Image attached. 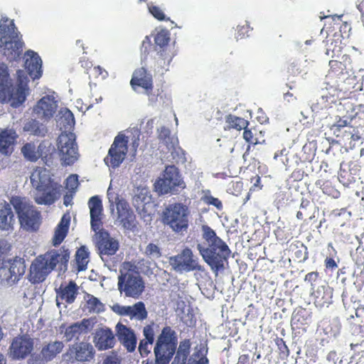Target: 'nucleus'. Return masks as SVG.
<instances>
[{"label": "nucleus", "instance_id": "obj_1", "mask_svg": "<svg viewBox=\"0 0 364 364\" xmlns=\"http://www.w3.org/2000/svg\"><path fill=\"white\" fill-rule=\"evenodd\" d=\"M87 204L90 208L91 229L97 233L96 246L99 255L105 264L108 265L110 257L115 255L119 250V242L111 237L107 231L102 228L103 205L100 197L99 196H92Z\"/></svg>", "mask_w": 364, "mask_h": 364}, {"label": "nucleus", "instance_id": "obj_2", "mask_svg": "<svg viewBox=\"0 0 364 364\" xmlns=\"http://www.w3.org/2000/svg\"><path fill=\"white\" fill-rule=\"evenodd\" d=\"M201 229L204 242L197 245L200 255L214 272L223 270L231 253L229 247L210 226L203 225Z\"/></svg>", "mask_w": 364, "mask_h": 364}, {"label": "nucleus", "instance_id": "obj_3", "mask_svg": "<svg viewBox=\"0 0 364 364\" xmlns=\"http://www.w3.org/2000/svg\"><path fill=\"white\" fill-rule=\"evenodd\" d=\"M69 259L70 251L64 246L47 251L32 262L28 274L29 281L33 284L43 282L55 268L60 272H65Z\"/></svg>", "mask_w": 364, "mask_h": 364}, {"label": "nucleus", "instance_id": "obj_4", "mask_svg": "<svg viewBox=\"0 0 364 364\" xmlns=\"http://www.w3.org/2000/svg\"><path fill=\"white\" fill-rule=\"evenodd\" d=\"M46 176V169H36L31 176V181L33 186H36L35 202L38 205H50L59 198L60 186Z\"/></svg>", "mask_w": 364, "mask_h": 364}, {"label": "nucleus", "instance_id": "obj_5", "mask_svg": "<svg viewBox=\"0 0 364 364\" xmlns=\"http://www.w3.org/2000/svg\"><path fill=\"white\" fill-rule=\"evenodd\" d=\"M21 225V228L28 232L37 231L41 224V213L26 198L13 196L10 200Z\"/></svg>", "mask_w": 364, "mask_h": 364}, {"label": "nucleus", "instance_id": "obj_6", "mask_svg": "<svg viewBox=\"0 0 364 364\" xmlns=\"http://www.w3.org/2000/svg\"><path fill=\"white\" fill-rule=\"evenodd\" d=\"M191 210L189 207L181 202H176L166 206L161 214L162 222L174 232L183 234L189 228Z\"/></svg>", "mask_w": 364, "mask_h": 364}, {"label": "nucleus", "instance_id": "obj_7", "mask_svg": "<svg viewBox=\"0 0 364 364\" xmlns=\"http://www.w3.org/2000/svg\"><path fill=\"white\" fill-rule=\"evenodd\" d=\"M177 344L176 332L171 326L164 327L154 348V364H169L176 353Z\"/></svg>", "mask_w": 364, "mask_h": 364}, {"label": "nucleus", "instance_id": "obj_8", "mask_svg": "<svg viewBox=\"0 0 364 364\" xmlns=\"http://www.w3.org/2000/svg\"><path fill=\"white\" fill-rule=\"evenodd\" d=\"M129 263L124 264L118 277V289L126 296L138 299L144 291L145 285L139 273L132 268H126Z\"/></svg>", "mask_w": 364, "mask_h": 364}, {"label": "nucleus", "instance_id": "obj_9", "mask_svg": "<svg viewBox=\"0 0 364 364\" xmlns=\"http://www.w3.org/2000/svg\"><path fill=\"white\" fill-rule=\"evenodd\" d=\"M0 23V48L2 49L4 55L10 61L17 60L21 55L23 42L16 35L9 34V26L4 23L7 18L1 19Z\"/></svg>", "mask_w": 364, "mask_h": 364}, {"label": "nucleus", "instance_id": "obj_10", "mask_svg": "<svg viewBox=\"0 0 364 364\" xmlns=\"http://www.w3.org/2000/svg\"><path fill=\"white\" fill-rule=\"evenodd\" d=\"M155 188L160 194H177L186 188V183L181 178L178 169L175 166H167L163 177L155 183Z\"/></svg>", "mask_w": 364, "mask_h": 364}, {"label": "nucleus", "instance_id": "obj_11", "mask_svg": "<svg viewBox=\"0 0 364 364\" xmlns=\"http://www.w3.org/2000/svg\"><path fill=\"white\" fill-rule=\"evenodd\" d=\"M57 146L64 164L73 165L77 160L79 154L74 133L63 132L58 137Z\"/></svg>", "mask_w": 364, "mask_h": 364}, {"label": "nucleus", "instance_id": "obj_12", "mask_svg": "<svg viewBox=\"0 0 364 364\" xmlns=\"http://www.w3.org/2000/svg\"><path fill=\"white\" fill-rule=\"evenodd\" d=\"M128 151V138L123 134L115 136L111 145L107 156L105 158V163L112 167L117 168L124 160Z\"/></svg>", "mask_w": 364, "mask_h": 364}, {"label": "nucleus", "instance_id": "obj_13", "mask_svg": "<svg viewBox=\"0 0 364 364\" xmlns=\"http://www.w3.org/2000/svg\"><path fill=\"white\" fill-rule=\"evenodd\" d=\"M109 202L116 203L117 219L124 229L134 230L136 228V215L129 203L124 199H119L118 196L112 195L109 188L107 191Z\"/></svg>", "mask_w": 364, "mask_h": 364}, {"label": "nucleus", "instance_id": "obj_14", "mask_svg": "<svg viewBox=\"0 0 364 364\" xmlns=\"http://www.w3.org/2000/svg\"><path fill=\"white\" fill-rule=\"evenodd\" d=\"M169 264L176 272L200 271L202 269L198 259L194 258L192 250L188 247L184 248L181 253L171 257Z\"/></svg>", "mask_w": 364, "mask_h": 364}, {"label": "nucleus", "instance_id": "obj_15", "mask_svg": "<svg viewBox=\"0 0 364 364\" xmlns=\"http://www.w3.org/2000/svg\"><path fill=\"white\" fill-rule=\"evenodd\" d=\"M95 355L94 347L90 343L81 341L70 346L65 358L70 362H87L92 360Z\"/></svg>", "mask_w": 364, "mask_h": 364}, {"label": "nucleus", "instance_id": "obj_16", "mask_svg": "<svg viewBox=\"0 0 364 364\" xmlns=\"http://www.w3.org/2000/svg\"><path fill=\"white\" fill-rule=\"evenodd\" d=\"M169 41V33L164 30L158 32L154 38L155 44L156 47H159L157 62L163 68L168 67L173 57V53L168 47Z\"/></svg>", "mask_w": 364, "mask_h": 364}, {"label": "nucleus", "instance_id": "obj_17", "mask_svg": "<svg viewBox=\"0 0 364 364\" xmlns=\"http://www.w3.org/2000/svg\"><path fill=\"white\" fill-rule=\"evenodd\" d=\"M21 73V70L17 72L18 76V84L9 88L7 95H5L2 99V102H10L11 106L14 108L18 107L25 102L28 91L27 82H24L20 75Z\"/></svg>", "mask_w": 364, "mask_h": 364}, {"label": "nucleus", "instance_id": "obj_18", "mask_svg": "<svg viewBox=\"0 0 364 364\" xmlns=\"http://www.w3.org/2000/svg\"><path fill=\"white\" fill-rule=\"evenodd\" d=\"M26 272L25 261L22 258L15 257L7 261L1 268V274L8 282L16 283Z\"/></svg>", "mask_w": 364, "mask_h": 364}, {"label": "nucleus", "instance_id": "obj_19", "mask_svg": "<svg viewBox=\"0 0 364 364\" xmlns=\"http://www.w3.org/2000/svg\"><path fill=\"white\" fill-rule=\"evenodd\" d=\"M33 339L27 335L15 337L10 346L11 353L16 359H24L33 350Z\"/></svg>", "mask_w": 364, "mask_h": 364}, {"label": "nucleus", "instance_id": "obj_20", "mask_svg": "<svg viewBox=\"0 0 364 364\" xmlns=\"http://www.w3.org/2000/svg\"><path fill=\"white\" fill-rule=\"evenodd\" d=\"M311 322L312 313L309 310L299 306L293 311L291 326L293 330L296 331L298 333L306 332Z\"/></svg>", "mask_w": 364, "mask_h": 364}, {"label": "nucleus", "instance_id": "obj_21", "mask_svg": "<svg viewBox=\"0 0 364 364\" xmlns=\"http://www.w3.org/2000/svg\"><path fill=\"white\" fill-rule=\"evenodd\" d=\"M115 330L116 336L119 343L128 352H134L137 344V338L134 330L121 323L116 325Z\"/></svg>", "mask_w": 364, "mask_h": 364}, {"label": "nucleus", "instance_id": "obj_22", "mask_svg": "<svg viewBox=\"0 0 364 364\" xmlns=\"http://www.w3.org/2000/svg\"><path fill=\"white\" fill-rule=\"evenodd\" d=\"M130 85L134 91H136L138 87H142L147 94H149L154 88L152 75L146 68H139L133 73Z\"/></svg>", "mask_w": 364, "mask_h": 364}, {"label": "nucleus", "instance_id": "obj_23", "mask_svg": "<svg viewBox=\"0 0 364 364\" xmlns=\"http://www.w3.org/2000/svg\"><path fill=\"white\" fill-rule=\"evenodd\" d=\"M55 109L54 98L46 95L37 102L33 107V113L41 119L48 120L53 117Z\"/></svg>", "mask_w": 364, "mask_h": 364}, {"label": "nucleus", "instance_id": "obj_24", "mask_svg": "<svg viewBox=\"0 0 364 364\" xmlns=\"http://www.w3.org/2000/svg\"><path fill=\"white\" fill-rule=\"evenodd\" d=\"M25 68L30 77L35 80L42 75V60L38 54L33 50H27L25 53Z\"/></svg>", "mask_w": 364, "mask_h": 364}, {"label": "nucleus", "instance_id": "obj_25", "mask_svg": "<svg viewBox=\"0 0 364 364\" xmlns=\"http://www.w3.org/2000/svg\"><path fill=\"white\" fill-rule=\"evenodd\" d=\"M94 343L99 350H105L112 348L115 345L116 340L110 328H100L95 334Z\"/></svg>", "mask_w": 364, "mask_h": 364}, {"label": "nucleus", "instance_id": "obj_26", "mask_svg": "<svg viewBox=\"0 0 364 364\" xmlns=\"http://www.w3.org/2000/svg\"><path fill=\"white\" fill-rule=\"evenodd\" d=\"M117 313L121 316H129L130 318H135L139 321H143L148 316V312L145 304L142 301H139L133 306H118Z\"/></svg>", "mask_w": 364, "mask_h": 364}, {"label": "nucleus", "instance_id": "obj_27", "mask_svg": "<svg viewBox=\"0 0 364 364\" xmlns=\"http://www.w3.org/2000/svg\"><path fill=\"white\" fill-rule=\"evenodd\" d=\"M14 224L15 217L11 205L6 201L0 202V230H13Z\"/></svg>", "mask_w": 364, "mask_h": 364}, {"label": "nucleus", "instance_id": "obj_28", "mask_svg": "<svg viewBox=\"0 0 364 364\" xmlns=\"http://www.w3.org/2000/svg\"><path fill=\"white\" fill-rule=\"evenodd\" d=\"M341 59L342 61L338 60L329 61L330 69L328 70V75L330 77H340L348 74L347 66L351 63L350 56L347 54H343Z\"/></svg>", "mask_w": 364, "mask_h": 364}, {"label": "nucleus", "instance_id": "obj_29", "mask_svg": "<svg viewBox=\"0 0 364 364\" xmlns=\"http://www.w3.org/2000/svg\"><path fill=\"white\" fill-rule=\"evenodd\" d=\"M17 138L14 130L4 129L0 132V152L3 154H11Z\"/></svg>", "mask_w": 364, "mask_h": 364}, {"label": "nucleus", "instance_id": "obj_30", "mask_svg": "<svg viewBox=\"0 0 364 364\" xmlns=\"http://www.w3.org/2000/svg\"><path fill=\"white\" fill-rule=\"evenodd\" d=\"M90 322L87 319H83L81 322H77L68 326L64 333V336L67 342L73 339H78L79 337L87 331Z\"/></svg>", "mask_w": 364, "mask_h": 364}, {"label": "nucleus", "instance_id": "obj_31", "mask_svg": "<svg viewBox=\"0 0 364 364\" xmlns=\"http://www.w3.org/2000/svg\"><path fill=\"white\" fill-rule=\"evenodd\" d=\"M57 294L61 300L71 304L75 301L78 294V287L74 281L71 280L65 286L61 284Z\"/></svg>", "mask_w": 364, "mask_h": 364}, {"label": "nucleus", "instance_id": "obj_32", "mask_svg": "<svg viewBox=\"0 0 364 364\" xmlns=\"http://www.w3.org/2000/svg\"><path fill=\"white\" fill-rule=\"evenodd\" d=\"M64 344L62 341H55L44 345L41 350V360L48 362L55 358L63 350Z\"/></svg>", "mask_w": 364, "mask_h": 364}, {"label": "nucleus", "instance_id": "obj_33", "mask_svg": "<svg viewBox=\"0 0 364 364\" xmlns=\"http://www.w3.org/2000/svg\"><path fill=\"white\" fill-rule=\"evenodd\" d=\"M70 218L69 215H63L60 223L55 228L52 243L54 246H58L63 242L68 235Z\"/></svg>", "mask_w": 364, "mask_h": 364}, {"label": "nucleus", "instance_id": "obj_34", "mask_svg": "<svg viewBox=\"0 0 364 364\" xmlns=\"http://www.w3.org/2000/svg\"><path fill=\"white\" fill-rule=\"evenodd\" d=\"M291 258L297 262H304L309 258L308 249L303 242L296 240L291 242L288 249Z\"/></svg>", "mask_w": 364, "mask_h": 364}, {"label": "nucleus", "instance_id": "obj_35", "mask_svg": "<svg viewBox=\"0 0 364 364\" xmlns=\"http://www.w3.org/2000/svg\"><path fill=\"white\" fill-rule=\"evenodd\" d=\"M225 125L224 130L225 131H230L231 129L241 131L247 127L250 124V122L244 118L231 114L225 116Z\"/></svg>", "mask_w": 364, "mask_h": 364}, {"label": "nucleus", "instance_id": "obj_36", "mask_svg": "<svg viewBox=\"0 0 364 364\" xmlns=\"http://www.w3.org/2000/svg\"><path fill=\"white\" fill-rule=\"evenodd\" d=\"M326 54L331 55L332 58H341L344 43L340 36H334L327 41Z\"/></svg>", "mask_w": 364, "mask_h": 364}, {"label": "nucleus", "instance_id": "obj_37", "mask_svg": "<svg viewBox=\"0 0 364 364\" xmlns=\"http://www.w3.org/2000/svg\"><path fill=\"white\" fill-rule=\"evenodd\" d=\"M39 158H41L47 166L53 163V155L55 148L48 141H43L37 148Z\"/></svg>", "mask_w": 364, "mask_h": 364}, {"label": "nucleus", "instance_id": "obj_38", "mask_svg": "<svg viewBox=\"0 0 364 364\" xmlns=\"http://www.w3.org/2000/svg\"><path fill=\"white\" fill-rule=\"evenodd\" d=\"M23 130L37 136H44L47 133V128L42 123L33 119L24 124Z\"/></svg>", "mask_w": 364, "mask_h": 364}, {"label": "nucleus", "instance_id": "obj_39", "mask_svg": "<svg viewBox=\"0 0 364 364\" xmlns=\"http://www.w3.org/2000/svg\"><path fill=\"white\" fill-rule=\"evenodd\" d=\"M89 252L85 246L80 247L76 252L75 260L78 272L85 270L89 262Z\"/></svg>", "mask_w": 364, "mask_h": 364}, {"label": "nucleus", "instance_id": "obj_40", "mask_svg": "<svg viewBox=\"0 0 364 364\" xmlns=\"http://www.w3.org/2000/svg\"><path fill=\"white\" fill-rule=\"evenodd\" d=\"M346 109V114L348 118L351 120L353 119H359L360 120L364 121V105H353L350 102H347L344 105Z\"/></svg>", "mask_w": 364, "mask_h": 364}, {"label": "nucleus", "instance_id": "obj_41", "mask_svg": "<svg viewBox=\"0 0 364 364\" xmlns=\"http://www.w3.org/2000/svg\"><path fill=\"white\" fill-rule=\"evenodd\" d=\"M191 347V342L188 338H186L180 342L176 352V359L181 360V364H186L190 354Z\"/></svg>", "mask_w": 364, "mask_h": 364}, {"label": "nucleus", "instance_id": "obj_42", "mask_svg": "<svg viewBox=\"0 0 364 364\" xmlns=\"http://www.w3.org/2000/svg\"><path fill=\"white\" fill-rule=\"evenodd\" d=\"M316 186H319L323 193L328 195L333 198H338L341 196L340 191H338L333 183L330 181H321L319 180L316 183Z\"/></svg>", "mask_w": 364, "mask_h": 364}, {"label": "nucleus", "instance_id": "obj_43", "mask_svg": "<svg viewBox=\"0 0 364 364\" xmlns=\"http://www.w3.org/2000/svg\"><path fill=\"white\" fill-rule=\"evenodd\" d=\"M21 151L24 158L29 161L35 162L39 159V154L33 143H26Z\"/></svg>", "mask_w": 364, "mask_h": 364}, {"label": "nucleus", "instance_id": "obj_44", "mask_svg": "<svg viewBox=\"0 0 364 364\" xmlns=\"http://www.w3.org/2000/svg\"><path fill=\"white\" fill-rule=\"evenodd\" d=\"M87 306L90 312H100L104 311L103 304L92 294H87Z\"/></svg>", "mask_w": 364, "mask_h": 364}, {"label": "nucleus", "instance_id": "obj_45", "mask_svg": "<svg viewBox=\"0 0 364 364\" xmlns=\"http://www.w3.org/2000/svg\"><path fill=\"white\" fill-rule=\"evenodd\" d=\"M61 112L62 116L59 119L60 124H63V126L65 129L72 128L75 124V118L73 112L68 109H65Z\"/></svg>", "mask_w": 364, "mask_h": 364}, {"label": "nucleus", "instance_id": "obj_46", "mask_svg": "<svg viewBox=\"0 0 364 364\" xmlns=\"http://www.w3.org/2000/svg\"><path fill=\"white\" fill-rule=\"evenodd\" d=\"M201 200L208 205L215 207L218 210H221L223 208L221 200L211 196L210 191H207L201 197Z\"/></svg>", "mask_w": 364, "mask_h": 364}, {"label": "nucleus", "instance_id": "obj_47", "mask_svg": "<svg viewBox=\"0 0 364 364\" xmlns=\"http://www.w3.org/2000/svg\"><path fill=\"white\" fill-rule=\"evenodd\" d=\"M244 129V132H243V139L247 142L249 143V145L247 146V149L245 151V153L243 154V158L245 157V156L247 154H248L249 153V151L250 149V145H256L259 143V141L257 139V138L255 137V134L252 132V129H247V127H246L245 129Z\"/></svg>", "mask_w": 364, "mask_h": 364}, {"label": "nucleus", "instance_id": "obj_48", "mask_svg": "<svg viewBox=\"0 0 364 364\" xmlns=\"http://www.w3.org/2000/svg\"><path fill=\"white\" fill-rule=\"evenodd\" d=\"M311 202L306 198H302L300 204V210L296 213V218L299 220H304L306 222L307 220L305 219V217L309 215L308 212V208L310 206Z\"/></svg>", "mask_w": 364, "mask_h": 364}, {"label": "nucleus", "instance_id": "obj_49", "mask_svg": "<svg viewBox=\"0 0 364 364\" xmlns=\"http://www.w3.org/2000/svg\"><path fill=\"white\" fill-rule=\"evenodd\" d=\"M144 254L151 259H159L161 256L160 248L158 245L153 243H149L146 247Z\"/></svg>", "mask_w": 364, "mask_h": 364}, {"label": "nucleus", "instance_id": "obj_50", "mask_svg": "<svg viewBox=\"0 0 364 364\" xmlns=\"http://www.w3.org/2000/svg\"><path fill=\"white\" fill-rule=\"evenodd\" d=\"M159 139L162 141L167 146L171 144L173 146V138L171 136V131L168 128L162 127L159 130Z\"/></svg>", "mask_w": 364, "mask_h": 364}, {"label": "nucleus", "instance_id": "obj_51", "mask_svg": "<svg viewBox=\"0 0 364 364\" xmlns=\"http://www.w3.org/2000/svg\"><path fill=\"white\" fill-rule=\"evenodd\" d=\"M274 341L279 349L280 357L287 358L289 355V350L283 338L277 337Z\"/></svg>", "mask_w": 364, "mask_h": 364}, {"label": "nucleus", "instance_id": "obj_52", "mask_svg": "<svg viewBox=\"0 0 364 364\" xmlns=\"http://www.w3.org/2000/svg\"><path fill=\"white\" fill-rule=\"evenodd\" d=\"M338 179L339 181L345 186H347L355 181V178L346 170L343 168L340 169L338 173Z\"/></svg>", "mask_w": 364, "mask_h": 364}, {"label": "nucleus", "instance_id": "obj_53", "mask_svg": "<svg viewBox=\"0 0 364 364\" xmlns=\"http://www.w3.org/2000/svg\"><path fill=\"white\" fill-rule=\"evenodd\" d=\"M79 186L78 176L77 174L70 175L65 181L66 188L72 193H75Z\"/></svg>", "mask_w": 364, "mask_h": 364}, {"label": "nucleus", "instance_id": "obj_54", "mask_svg": "<svg viewBox=\"0 0 364 364\" xmlns=\"http://www.w3.org/2000/svg\"><path fill=\"white\" fill-rule=\"evenodd\" d=\"M149 11L151 14L159 21H167L168 18H166V16L161 9L155 5H149Z\"/></svg>", "mask_w": 364, "mask_h": 364}, {"label": "nucleus", "instance_id": "obj_55", "mask_svg": "<svg viewBox=\"0 0 364 364\" xmlns=\"http://www.w3.org/2000/svg\"><path fill=\"white\" fill-rule=\"evenodd\" d=\"M154 343L147 341L141 340L139 344L138 350L141 357H147L151 353V345Z\"/></svg>", "mask_w": 364, "mask_h": 364}, {"label": "nucleus", "instance_id": "obj_56", "mask_svg": "<svg viewBox=\"0 0 364 364\" xmlns=\"http://www.w3.org/2000/svg\"><path fill=\"white\" fill-rule=\"evenodd\" d=\"M207 353L208 349L205 348H200L199 350H198L194 353V356L198 359L194 363V364H208L209 360L206 356Z\"/></svg>", "mask_w": 364, "mask_h": 364}, {"label": "nucleus", "instance_id": "obj_57", "mask_svg": "<svg viewBox=\"0 0 364 364\" xmlns=\"http://www.w3.org/2000/svg\"><path fill=\"white\" fill-rule=\"evenodd\" d=\"M122 359L115 351H112L103 360V364H121Z\"/></svg>", "mask_w": 364, "mask_h": 364}, {"label": "nucleus", "instance_id": "obj_58", "mask_svg": "<svg viewBox=\"0 0 364 364\" xmlns=\"http://www.w3.org/2000/svg\"><path fill=\"white\" fill-rule=\"evenodd\" d=\"M143 335L144 336L143 340L154 343L155 335L153 326L150 324L145 326L143 328Z\"/></svg>", "mask_w": 364, "mask_h": 364}, {"label": "nucleus", "instance_id": "obj_59", "mask_svg": "<svg viewBox=\"0 0 364 364\" xmlns=\"http://www.w3.org/2000/svg\"><path fill=\"white\" fill-rule=\"evenodd\" d=\"M319 277V273L317 271L311 272L306 274L304 277V282L310 284L311 286H314V283L318 280Z\"/></svg>", "mask_w": 364, "mask_h": 364}, {"label": "nucleus", "instance_id": "obj_60", "mask_svg": "<svg viewBox=\"0 0 364 364\" xmlns=\"http://www.w3.org/2000/svg\"><path fill=\"white\" fill-rule=\"evenodd\" d=\"M326 269L333 271L338 268V264L333 257H327L324 260Z\"/></svg>", "mask_w": 364, "mask_h": 364}, {"label": "nucleus", "instance_id": "obj_61", "mask_svg": "<svg viewBox=\"0 0 364 364\" xmlns=\"http://www.w3.org/2000/svg\"><path fill=\"white\" fill-rule=\"evenodd\" d=\"M348 122L346 119H339L336 123L333 125L334 132H340L341 129L348 127Z\"/></svg>", "mask_w": 364, "mask_h": 364}, {"label": "nucleus", "instance_id": "obj_62", "mask_svg": "<svg viewBox=\"0 0 364 364\" xmlns=\"http://www.w3.org/2000/svg\"><path fill=\"white\" fill-rule=\"evenodd\" d=\"M304 171L301 169L294 170L291 175V178H294V181H299L303 178Z\"/></svg>", "mask_w": 364, "mask_h": 364}, {"label": "nucleus", "instance_id": "obj_63", "mask_svg": "<svg viewBox=\"0 0 364 364\" xmlns=\"http://www.w3.org/2000/svg\"><path fill=\"white\" fill-rule=\"evenodd\" d=\"M251 183H252L254 188L262 189V186L261 185V178L259 175H256L255 176L252 177L251 178Z\"/></svg>", "mask_w": 364, "mask_h": 364}, {"label": "nucleus", "instance_id": "obj_64", "mask_svg": "<svg viewBox=\"0 0 364 364\" xmlns=\"http://www.w3.org/2000/svg\"><path fill=\"white\" fill-rule=\"evenodd\" d=\"M250 357L247 354L240 355L237 364H249Z\"/></svg>", "mask_w": 364, "mask_h": 364}]
</instances>
